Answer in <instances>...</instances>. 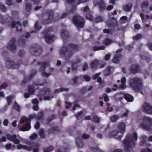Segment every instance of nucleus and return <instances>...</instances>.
<instances>
[{
    "mask_svg": "<svg viewBox=\"0 0 152 152\" xmlns=\"http://www.w3.org/2000/svg\"><path fill=\"white\" fill-rule=\"evenodd\" d=\"M77 46L72 44H69L67 46L64 47L60 49V53L61 55H64L66 59H67L70 57L72 56V52L71 50H72L76 49H77Z\"/></svg>",
    "mask_w": 152,
    "mask_h": 152,
    "instance_id": "nucleus-6",
    "label": "nucleus"
},
{
    "mask_svg": "<svg viewBox=\"0 0 152 152\" xmlns=\"http://www.w3.org/2000/svg\"><path fill=\"white\" fill-rule=\"evenodd\" d=\"M124 96V93L120 92L115 94L114 96V98L116 100H121L123 99Z\"/></svg>",
    "mask_w": 152,
    "mask_h": 152,
    "instance_id": "nucleus-27",
    "label": "nucleus"
},
{
    "mask_svg": "<svg viewBox=\"0 0 152 152\" xmlns=\"http://www.w3.org/2000/svg\"><path fill=\"white\" fill-rule=\"evenodd\" d=\"M9 26L12 28H16V31H17L20 32L22 31L21 26L19 22H15L13 21L12 22L11 24L9 25Z\"/></svg>",
    "mask_w": 152,
    "mask_h": 152,
    "instance_id": "nucleus-13",
    "label": "nucleus"
},
{
    "mask_svg": "<svg viewBox=\"0 0 152 152\" xmlns=\"http://www.w3.org/2000/svg\"><path fill=\"white\" fill-rule=\"evenodd\" d=\"M136 121L139 128L145 131L152 130V118L145 116L140 118L139 116L137 117Z\"/></svg>",
    "mask_w": 152,
    "mask_h": 152,
    "instance_id": "nucleus-2",
    "label": "nucleus"
},
{
    "mask_svg": "<svg viewBox=\"0 0 152 152\" xmlns=\"http://www.w3.org/2000/svg\"><path fill=\"white\" fill-rule=\"evenodd\" d=\"M94 4L95 6H98L99 9L101 10L105 7V5L104 2L102 0L98 1L97 0H94Z\"/></svg>",
    "mask_w": 152,
    "mask_h": 152,
    "instance_id": "nucleus-18",
    "label": "nucleus"
},
{
    "mask_svg": "<svg viewBox=\"0 0 152 152\" xmlns=\"http://www.w3.org/2000/svg\"><path fill=\"white\" fill-rule=\"evenodd\" d=\"M38 134L42 138L43 137L45 136L44 130L43 129H39V131Z\"/></svg>",
    "mask_w": 152,
    "mask_h": 152,
    "instance_id": "nucleus-48",
    "label": "nucleus"
},
{
    "mask_svg": "<svg viewBox=\"0 0 152 152\" xmlns=\"http://www.w3.org/2000/svg\"><path fill=\"white\" fill-rule=\"evenodd\" d=\"M44 37L45 41L47 42H50L53 40V35L46 33Z\"/></svg>",
    "mask_w": 152,
    "mask_h": 152,
    "instance_id": "nucleus-23",
    "label": "nucleus"
},
{
    "mask_svg": "<svg viewBox=\"0 0 152 152\" xmlns=\"http://www.w3.org/2000/svg\"><path fill=\"white\" fill-rule=\"evenodd\" d=\"M114 88H113L111 89L110 88H108L106 90V92L107 93H109L112 91V90H113L114 91H115L117 90V89L118 88V86L116 85H113Z\"/></svg>",
    "mask_w": 152,
    "mask_h": 152,
    "instance_id": "nucleus-46",
    "label": "nucleus"
},
{
    "mask_svg": "<svg viewBox=\"0 0 152 152\" xmlns=\"http://www.w3.org/2000/svg\"><path fill=\"white\" fill-rule=\"evenodd\" d=\"M48 22L47 23H47L48 22L51 21L53 19V12L52 11H50V12L48 14Z\"/></svg>",
    "mask_w": 152,
    "mask_h": 152,
    "instance_id": "nucleus-43",
    "label": "nucleus"
},
{
    "mask_svg": "<svg viewBox=\"0 0 152 152\" xmlns=\"http://www.w3.org/2000/svg\"><path fill=\"white\" fill-rule=\"evenodd\" d=\"M140 16L142 19L143 22H144L146 20L149 18V16L148 15H147L146 16H144V15L142 13H141Z\"/></svg>",
    "mask_w": 152,
    "mask_h": 152,
    "instance_id": "nucleus-47",
    "label": "nucleus"
},
{
    "mask_svg": "<svg viewBox=\"0 0 152 152\" xmlns=\"http://www.w3.org/2000/svg\"><path fill=\"white\" fill-rule=\"evenodd\" d=\"M126 78L124 77H123L121 79V84L120 85V88L122 89H125L126 87Z\"/></svg>",
    "mask_w": 152,
    "mask_h": 152,
    "instance_id": "nucleus-33",
    "label": "nucleus"
},
{
    "mask_svg": "<svg viewBox=\"0 0 152 152\" xmlns=\"http://www.w3.org/2000/svg\"><path fill=\"white\" fill-rule=\"evenodd\" d=\"M93 79L94 80H95L97 79V81L99 83L100 85H101V86H103L104 84V83L103 82L102 80V78L101 77H92Z\"/></svg>",
    "mask_w": 152,
    "mask_h": 152,
    "instance_id": "nucleus-32",
    "label": "nucleus"
},
{
    "mask_svg": "<svg viewBox=\"0 0 152 152\" xmlns=\"http://www.w3.org/2000/svg\"><path fill=\"white\" fill-rule=\"evenodd\" d=\"M33 77H25L24 80L22 81L21 85H24L26 83L30 81L32 79Z\"/></svg>",
    "mask_w": 152,
    "mask_h": 152,
    "instance_id": "nucleus-37",
    "label": "nucleus"
},
{
    "mask_svg": "<svg viewBox=\"0 0 152 152\" xmlns=\"http://www.w3.org/2000/svg\"><path fill=\"white\" fill-rule=\"evenodd\" d=\"M124 97L125 99L128 102H132L134 100L133 97L128 94H124Z\"/></svg>",
    "mask_w": 152,
    "mask_h": 152,
    "instance_id": "nucleus-24",
    "label": "nucleus"
},
{
    "mask_svg": "<svg viewBox=\"0 0 152 152\" xmlns=\"http://www.w3.org/2000/svg\"><path fill=\"white\" fill-rule=\"evenodd\" d=\"M99 61L98 60H95L91 62L90 64V66L91 68H95L99 64Z\"/></svg>",
    "mask_w": 152,
    "mask_h": 152,
    "instance_id": "nucleus-30",
    "label": "nucleus"
},
{
    "mask_svg": "<svg viewBox=\"0 0 152 152\" xmlns=\"http://www.w3.org/2000/svg\"><path fill=\"white\" fill-rule=\"evenodd\" d=\"M142 108L145 113L152 114V105L145 103L142 106Z\"/></svg>",
    "mask_w": 152,
    "mask_h": 152,
    "instance_id": "nucleus-12",
    "label": "nucleus"
},
{
    "mask_svg": "<svg viewBox=\"0 0 152 152\" xmlns=\"http://www.w3.org/2000/svg\"><path fill=\"white\" fill-rule=\"evenodd\" d=\"M0 10L3 12H5L6 11V8L5 6L2 4L0 5Z\"/></svg>",
    "mask_w": 152,
    "mask_h": 152,
    "instance_id": "nucleus-62",
    "label": "nucleus"
},
{
    "mask_svg": "<svg viewBox=\"0 0 152 152\" xmlns=\"http://www.w3.org/2000/svg\"><path fill=\"white\" fill-rule=\"evenodd\" d=\"M141 151V152H152L148 148H147L146 149H142Z\"/></svg>",
    "mask_w": 152,
    "mask_h": 152,
    "instance_id": "nucleus-64",
    "label": "nucleus"
},
{
    "mask_svg": "<svg viewBox=\"0 0 152 152\" xmlns=\"http://www.w3.org/2000/svg\"><path fill=\"white\" fill-rule=\"evenodd\" d=\"M26 144L29 145L28 146L26 145H22L21 144H18L17 146V148L18 150L23 148L27 151H30L33 148V152H38L39 150V145L36 142H33L31 140L28 141L26 142Z\"/></svg>",
    "mask_w": 152,
    "mask_h": 152,
    "instance_id": "nucleus-5",
    "label": "nucleus"
},
{
    "mask_svg": "<svg viewBox=\"0 0 152 152\" xmlns=\"http://www.w3.org/2000/svg\"><path fill=\"white\" fill-rule=\"evenodd\" d=\"M105 47L104 46H95L93 47V49L94 51H96L100 50H104Z\"/></svg>",
    "mask_w": 152,
    "mask_h": 152,
    "instance_id": "nucleus-44",
    "label": "nucleus"
},
{
    "mask_svg": "<svg viewBox=\"0 0 152 152\" xmlns=\"http://www.w3.org/2000/svg\"><path fill=\"white\" fill-rule=\"evenodd\" d=\"M142 36L140 34H137L133 37L134 40H137L141 38Z\"/></svg>",
    "mask_w": 152,
    "mask_h": 152,
    "instance_id": "nucleus-52",
    "label": "nucleus"
},
{
    "mask_svg": "<svg viewBox=\"0 0 152 152\" xmlns=\"http://www.w3.org/2000/svg\"><path fill=\"white\" fill-rule=\"evenodd\" d=\"M56 117V115H53L52 116L51 118H48L47 119V121L48 123H49L50 122V121L52 120L54 118Z\"/></svg>",
    "mask_w": 152,
    "mask_h": 152,
    "instance_id": "nucleus-61",
    "label": "nucleus"
},
{
    "mask_svg": "<svg viewBox=\"0 0 152 152\" xmlns=\"http://www.w3.org/2000/svg\"><path fill=\"white\" fill-rule=\"evenodd\" d=\"M148 1H145L143 2L141 5V8L143 10H145L148 7Z\"/></svg>",
    "mask_w": 152,
    "mask_h": 152,
    "instance_id": "nucleus-34",
    "label": "nucleus"
},
{
    "mask_svg": "<svg viewBox=\"0 0 152 152\" xmlns=\"http://www.w3.org/2000/svg\"><path fill=\"white\" fill-rule=\"evenodd\" d=\"M141 141L140 143V146H143L145 144V142L147 140V137L146 136L143 134L140 137Z\"/></svg>",
    "mask_w": 152,
    "mask_h": 152,
    "instance_id": "nucleus-28",
    "label": "nucleus"
},
{
    "mask_svg": "<svg viewBox=\"0 0 152 152\" xmlns=\"http://www.w3.org/2000/svg\"><path fill=\"white\" fill-rule=\"evenodd\" d=\"M31 102L34 105H38L39 101L37 99L35 98L32 100Z\"/></svg>",
    "mask_w": 152,
    "mask_h": 152,
    "instance_id": "nucleus-60",
    "label": "nucleus"
},
{
    "mask_svg": "<svg viewBox=\"0 0 152 152\" xmlns=\"http://www.w3.org/2000/svg\"><path fill=\"white\" fill-rule=\"evenodd\" d=\"M125 125L124 123H120L118 126V128L120 132L113 131L108 134L106 133V131L109 129L110 126L109 124L107 126V128L105 130V133L107 137H113L118 140H120L123 137V133L125 131Z\"/></svg>",
    "mask_w": 152,
    "mask_h": 152,
    "instance_id": "nucleus-3",
    "label": "nucleus"
},
{
    "mask_svg": "<svg viewBox=\"0 0 152 152\" xmlns=\"http://www.w3.org/2000/svg\"><path fill=\"white\" fill-rule=\"evenodd\" d=\"M75 116L77 119H79L81 118L83 116V112L80 111L77 114H75Z\"/></svg>",
    "mask_w": 152,
    "mask_h": 152,
    "instance_id": "nucleus-40",
    "label": "nucleus"
},
{
    "mask_svg": "<svg viewBox=\"0 0 152 152\" xmlns=\"http://www.w3.org/2000/svg\"><path fill=\"white\" fill-rule=\"evenodd\" d=\"M6 64L7 65V66L9 67V65L10 66L14 69H17L19 66V65L17 64H15V63L12 61H10V59L7 60L6 62Z\"/></svg>",
    "mask_w": 152,
    "mask_h": 152,
    "instance_id": "nucleus-21",
    "label": "nucleus"
},
{
    "mask_svg": "<svg viewBox=\"0 0 152 152\" xmlns=\"http://www.w3.org/2000/svg\"><path fill=\"white\" fill-rule=\"evenodd\" d=\"M43 83H40L39 84H37L35 83H34L32 86H28V91L30 95L34 94L35 91V89L39 88V86H44Z\"/></svg>",
    "mask_w": 152,
    "mask_h": 152,
    "instance_id": "nucleus-11",
    "label": "nucleus"
},
{
    "mask_svg": "<svg viewBox=\"0 0 152 152\" xmlns=\"http://www.w3.org/2000/svg\"><path fill=\"white\" fill-rule=\"evenodd\" d=\"M132 5L131 4L124 5L123 6V10L126 12H129L131 9Z\"/></svg>",
    "mask_w": 152,
    "mask_h": 152,
    "instance_id": "nucleus-35",
    "label": "nucleus"
},
{
    "mask_svg": "<svg viewBox=\"0 0 152 152\" xmlns=\"http://www.w3.org/2000/svg\"><path fill=\"white\" fill-rule=\"evenodd\" d=\"M90 151L91 152H104L97 146H95V147L93 146L91 147L90 148Z\"/></svg>",
    "mask_w": 152,
    "mask_h": 152,
    "instance_id": "nucleus-25",
    "label": "nucleus"
},
{
    "mask_svg": "<svg viewBox=\"0 0 152 152\" xmlns=\"http://www.w3.org/2000/svg\"><path fill=\"white\" fill-rule=\"evenodd\" d=\"M28 121V118L25 116H23L21 117L20 118V123L21 124Z\"/></svg>",
    "mask_w": 152,
    "mask_h": 152,
    "instance_id": "nucleus-42",
    "label": "nucleus"
},
{
    "mask_svg": "<svg viewBox=\"0 0 152 152\" xmlns=\"http://www.w3.org/2000/svg\"><path fill=\"white\" fill-rule=\"evenodd\" d=\"M88 66L86 63H84L83 65V70L85 71L88 69Z\"/></svg>",
    "mask_w": 152,
    "mask_h": 152,
    "instance_id": "nucleus-56",
    "label": "nucleus"
},
{
    "mask_svg": "<svg viewBox=\"0 0 152 152\" xmlns=\"http://www.w3.org/2000/svg\"><path fill=\"white\" fill-rule=\"evenodd\" d=\"M31 129L30 122H26L23 126L20 127V130L22 131H28Z\"/></svg>",
    "mask_w": 152,
    "mask_h": 152,
    "instance_id": "nucleus-19",
    "label": "nucleus"
},
{
    "mask_svg": "<svg viewBox=\"0 0 152 152\" xmlns=\"http://www.w3.org/2000/svg\"><path fill=\"white\" fill-rule=\"evenodd\" d=\"M4 147L7 150H10L12 151H13L15 148V145H12V144L10 143L7 144Z\"/></svg>",
    "mask_w": 152,
    "mask_h": 152,
    "instance_id": "nucleus-29",
    "label": "nucleus"
},
{
    "mask_svg": "<svg viewBox=\"0 0 152 152\" xmlns=\"http://www.w3.org/2000/svg\"><path fill=\"white\" fill-rule=\"evenodd\" d=\"M6 136L7 139L13 142L15 144H19L20 143V141L17 138V136L15 134L11 135L7 134H6Z\"/></svg>",
    "mask_w": 152,
    "mask_h": 152,
    "instance_id": "nucleus-10",
    "label": "nucleus"
},
{
    "mask_svg": "<svg viewBox=\"0 0 152 152\" xmlns=\"http://www.w3.org/2000/svg\"><path fill=\"white\" fill-rule=\"evenodd\" d=\"M53 149V147L50 146L48 147L44 148L43 149V152H49L52 151Z\"/></svg>",
    "mask_w": 152,
    "mask_h": 152,
    "instance_id": "nucleus-45",
    "label": "nucleus"
},
{
    "mask_svg": "<svg viewBox=\"0 0 152 152\" xmlns=\"http://www.w3.org/2000/svg\"><path fill=\"white\" fill-rule=\"evenodd\" d=\"M104 101L105 102H107L109 101V97L107 96L106 94H104L103 95Z\"/></svg>",
    "mask_w": 152,
    "mask_h": 152,
    "instance_id": "nucleus-63",
    "label": "nucleus"
},
{
    "mask_svg": "<svg viewBox=\"0 0 152 152\" xmlns=\"http://www.w3.org/2000/svg\"><path fill=\"white\" fill-rule=\"evenodd\" d=\"M127 17L124 16L121 18L119 21L121 23H125L127 22Z\"/></svg>",
    "mask_w": 152,
    "mask_h": 152,
    "instance_id": "nucleus-41",
    "label": "nucleus"
},
{
    "mask_svg": "<svg viewBox=\"0 0 152 152\" xmlns=\"http://www.w3.org/2000/svg\"><path fill=\"white\" fill-rule=\"evenodd\" d=\"M122 50V49H120L117 50L116 51L117 54L113 60V62L114 63H118L120 59L121 58V56L119 53Z\"/></svg>",
    "mask_w": 152,
    "mask_h": 152,
    "instance_id": "nucleus-16",
    "label": "nucleus"
},
{
    "mask_svg": "<svg viewBox=\"0 0 152 152\" xmlns=\"http://www.w3.org/2000/svg\"><path fill=\"white\" fill-rule=\"evenodd\" d=\"M90 135L88 134H84L80 137L81 138L79 137H76L75 138V142L77 147L80 148H82L84 145V143L82 139H88Z\"/></svg>",
    "mask_w": 152,
    "mask_h": 152,
    "instance_id": "nucleus-9",
    "label": "nucleus"
},
{
    "mask_svg": "<svg viewBox=\"0 0 152 152\" xmlns=\"http://www.w3.org/2000/svg\"><path fill=\"white\" fill-rule=\"evenodd\" d=\"M37 137L38 135L37 134L34 133L30 137V138L31 140H34L37 138Z\"/></svg>",
    "mask_w": 152,
    "mask_h": 152,
    "instance_id": "nucleus-57",
    "label": "nucleus"
},
{
    "mask_svg": "<svg viewBox=\"0 0 152 152\" xmlns=\"http://www.w3.org/2000/svg\"><path fill=\"white\" fill-rule=\"evenodd\" d=\"M7 86V83H3L0 86V90L5 89Z\"/></svg>",
    "mask_w": 152,
    "mask_h": 152,
    "instance_id": "nucleus-55",
    "label": "nucleus"
},
{
    "mask_svg": "<svg viewBox=\"0 0 152 152\" xmlns=\"http://www.w3.org/2000/svg\"><path fill=\"white\" fill-rule=\"evenodd\" d=\"M73 23L77 27L82 28L83 27L84 23L83 18L80 16H75L73 17Z\"/></svg>",
    "mask_w": 152,
    "mask_h": 152,
    "instance_id": "nucleus-8",
    "label": "nucleus"
},
{
    "mask_svg": "<svg viewBox=\"0 0 152 152\" xmlns=\"http://www.w3.org/2000/svg\"><path fill=\"white\" fill-rule=\"evenodd\" d=\"M59 131V129L57 127H52L51 129L48 130L49 133H52Z\"/></svg>",
    "mask_w": 152,
    "mask_h": 152,
    "instance_id": "nucleus-38",
    "label": "nucleus"
},
{
    "mask_svg": "<svg viewBox=\"0 0 152 152\" xmlns=\"http://www.w3.org/2000/svg\"><path fill=\"white\" fill-rule=\"evenodd\" d=\"M129 85L131 87L136 91H142L144 87L143 86L141 80L137 78L130 79L129 80ZM140 93L143 94L141 91Z\"/></svg>",
    "mask_w": 152,
    "mask_h": 152,
    "instance_id": "nucleus-4",
    "label": "nucleus"
},
{
    "mask_svg": "<svg viewBox=\"0 0 152 152\" xmlns=\"http://www.w3.org/2000/svg\"><path fill=\"white\" fill-rule=\"evenodd\" d=\"M118 117L117 115H114L110 118V119L111 121L113 122H115L118 119Z\"/></svg>",
    "mask_w": 152,
    "mask_h": 152,
    "instance_id": "nucleus-53",
    "label": "nucleus"
},
{
    "mask_svg": "<svg viewBox=\"0 0 152 152\" xmlns=\"http://www.w3.org/2000/svg\"><path fill=\"white\" fill-rule=\"evenodd\" d=\"M34 26L35 28L37 30H39L42 27L38 22H36Z\"/></svg>",
    "mask_w": 152,
    "mask_h": 152,
    "instance_id": "nucleus-50",
    "label": "nucleus"
},
{
    "mask_svg": "<svg viewBox=\"0 0 152 152\" xmlns=\"http://www.w3.org/2000/svg\"><path fill=\"white\" fill-rule=\"evenodd\" d=\"M50 89L45 88L43 90L40 89L39 93L37 94L38 96H43L45 100H49L53 98V96L50 94Z\"/></svg>",
    "mask_w": 152,
    "mask_h": 152,
    "instance_id": "nucleus-7",
    "label": "nucleus"
},
{
    "mask_svg": "<svg viewBox=\"0 0 152 152\" xmlns=\"http://www.w3.org/2000/svg\"><path fill=\"white\" fill-rule=\"evenodd\" d=\"M137 134L134 132L133 134H128L123 140L125 152H133V148L135 146V142L137 140Z\"/></svg>",
    "mask_w": 152,
    "mask_h": 152,
    "instance_id": "nucleus-1",
    "label": "nucleus"
},
{
    "mask_svg": "<svg viewBox=\"0 0 152 152\" xmlns=\"http://www.w3.org/2000/svg\"><path fill=\"white\" fill-rule=\"evenodd\" d=\"M61 37L64 39H66L69 37L68 32L66 30H61Z\"/></svg>",
    "mask_w": 152,
    "mask_h": 152,
    "instance_id": "nucleus-26",
    "label": "nucleus"
},
{
    "mask_svg": "<svg viewBox=\"0 0 152 152\" xmlns=\"http://www.w3.org/2000/svg\"><path fill=\"white\" fill-rule=\"evenodd\" d=\"M113 42V41L110 38L106 39L104 42V45H109L112 43Z\"/></svg>",
    "mask_w": 152,
    "mask_h": 152,
    "instance_id": "nucleus-39",
    "label": "nucleus"
},
{
    "mask_svg": "<svg viewBox=\"0 0 152 152\" xmlns=\"http://www.w3.org/2000/svg\"><path fill=\"white\" fill-rule=\"evenodd\" d=\"M76 7V5L75 4V6H72L71 7L72 8L70 9L69 10H67L66 11V12L67 13V14H66V13H64L60 17V18L61 19L65 18L67 16L68 14H70L74 12L75 10Z\"/></svg>",
    "mask_w": 152,
    "mask_h": 152,
    "instance_id": "nucleus-17",
    "label": "nucleus"
},
{
    "mask_svg": "<svg viewBox=\"0 0 152 152\" xmlns=\"http://www.w3.org/2000/svg\"><path fill=\"white\" fill-rule=\"evenodd\" d=\"M37 63L39 65H40L41 66V69L42 70L41 72L42 73V75L45 76H49V75H50L44 72L43 71L45 69V66H46V64L45 63H41L39 62H38Z\"/></svg>",
    "mask_w": 152,
    "mask_h": 152,
    "instance_id": "nucleus-20",
    "label": "nucleus"
},
{
    "mask_svg": "<svg viewBox=\"0 0 152 152\" xmlns=\"http://www.w3.org/2000/svg\"><path fill=\"white\" fill-rule=\"evenodd\" d=\"M139 66L137 65L133 64L130 69V71L133 74L137 73L139 72Z\"/></svg>",
    "mask_w": 152,
    "mask_h": 152,
    "instance_id": "nucleus-22",
    "label": "nucleus"
},
{
    "mask_svg": "<svg viewBox=\"0 0 152 152\" xmlns=\"http://www.w3.org/2000/svg\"><path fill=\"white\" fill-rule=\"evenodd\" d=\"M26 9L27 11H30L31 9V6L30 4L27 3L26 4Z\"/></svg>",
    "mask_w": 152,
    "mask_h": 152,
    "instance_id": "nucleus-49",
    "label": "nucleus"
},
{
    "mask_svg": "<svg viewBox=\"0 0 152 152\" xmlns=\"http://www.w3.org/2000/svg\"><path fill=\"white\" fill-rule=\"evenodd\" d=\"M43 113L42 111L39 112L38 115L34 114H33L29 115V118L30 119H32L33 118H36L37 119L39 120L42 119L43 117Z\"/></svg>",
    "mask_w": 152,
    "mask_h": 152,
    "instance_id": "nucleus-15",
    "label": "nucleus"
},
{
    "mask_svg": "<svg viewBox=\"0 0 152 152\" xmlns=\"http://www.w3.org/2000/svg\"><path fill=\"white\" fill-rule=\"evenodd\" d=\"M15 39H12L10 41L7 45L8 49L12 52H15Z\"/></svg>",
    "mask_w": 152,
    "mask_h": 152,
    "instance_id": "nucleus-14",
    "label": "nucleus"
},
{
    "mask_svg": "<svg viewBox=\"0 0 152 152\" xmlns=\"http://www.w3.org/2000/svg\"><path fill=\"white\" fill-rule=\"evenodd\" d=\"M12 97V96H7L6 98L7 104L8 105H10L11 103V100Z\"/></svg>",
    "mask_w": 152,
    "mask_h": 152,
    "instance_id": "nucleus-51",
    "label": "nucleus"
},
{
    "mask_svg": "<svg viewBox=\"0 0 152 152\" xmlns=\"http://www.w3.org/2000/svg\"><path fill=\"white\" fill-rule=\"evenodd\" d=\"M100 119V118H99L97 116H94L93 117V120L96 123H99Z\"/></svg>",
    "mask_w": 152,
    "mask_h": 152,
    "instance_id": "nucleus-54",
    "label": "nucleus"
},
{
    "mask_svg": "<svg viewBox=\"0 0 152 152\" xmlns=\"http://www.w3.org/2000/svg\"><path fill=\"white\" fill-rule=\"evenodd\" d=\"M140 56L141 58L143 60H145L147 61H148L149 60V58L145 56L144 55L142 54L140 55Z\"/></svg>",
    "mask_w": 152,
    "mask_h": 152,
    "instance_id": "nucleus-58",
    "label": "nucleus"
},
{
    "mask_svg": "<svg viewBox=\"0 0 152 152\" xmlns=\"http://www.w3.org/2000/svg\"><path fill=\"white\" fill-rule=\"evenodd\" d=\"M13 109L15 110L18 112H20V107L18 104L16 102H15L14 104L13 105Z\"/></svg>",
    "mask_w": 152,
    "mask_h": 152,
    "instance_id": "nucleus-36",
    "label": "nucleus"
},
{
    "mask_svg": "<svg viewBox=\"0 0 152 152\" xmlns=\"http://www.w3.org/2000/svg\"><path fill=\"white\" fill-rule=\"evenodd\" d=\"M68 88H61L55 90L54 92L56 93H58L61 92L68 91Z\"/></svg>",
    "mask_w": 152,
    "mask_h": 152,
    "instance_id": "nucleus-31",
    "label": "nucleus"
},
{
    "mask_svg": "<svg viewBox=\"0 0 152 152\" xmlns=\"http://www.w3.org/2000/svg\"><path fill=\"white\" fill-rule=\"evenodd\" d=\"M103 20V18L100 16L98 17L96 20V21L97 23H99L102 21Z\"/></svg>",
    "mask_w": 152,
    "mask_h": 152,
    "instance_id": "nucleus-59",
    "label": "nucleus"
}]
</instances>
